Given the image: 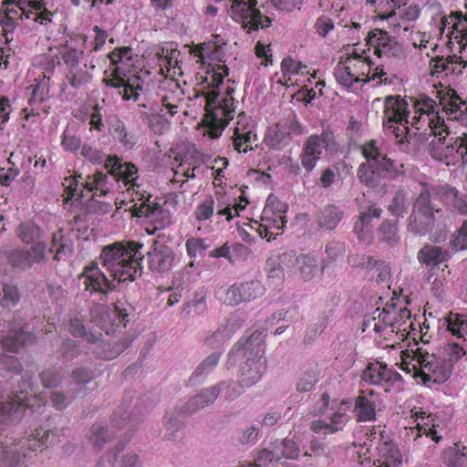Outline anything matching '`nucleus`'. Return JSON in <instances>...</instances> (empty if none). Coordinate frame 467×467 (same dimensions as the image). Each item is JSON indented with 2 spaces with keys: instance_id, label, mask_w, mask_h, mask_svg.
<instances>
[{
  "instance_id": "1",
  "label": "nucleus",
  "mask_w": 467,
  "mask_h": 467,
  "mask_svg": "<svg viewBox=\"0 0 467 467\" xmlns=\"http://www.w3.org/2000/svg\"><path fill=\"white\" fill-rule=\"evenodd\" d=\"M105 169L108 173L96 171L92 175H75L65 178L64 200H80L87 193H92L91 198L104 196L109 192L107 175L109 174L114 182H122L128 187L130 193V201L134 202L130 206V214L134 217L146 220L144 232L152 235L157 231L164 229L169 224V211L162 204L151 198V195H144L140 189L138 180V168L133 163L122 162L117 156L108 157L105 161Z\"/></svg>"
},
{
  "instance_id": "2",
  "label": "nucleus",
  "mask_w": 467,
  "mask_h": 467,
  "mask_svg": "<svg viewBox=\"0 0 467 467\" xmlns=\"http://www.w3.org/2000/svg\"><path fill=\"white\" fill-rule=\"evenodd\" d=\"M408 125L417 129H431V134L445 140L448 135L443 119L437 115L436 101L421 95L413 99L412 119H408L407 102L400 96H388L384 99L383 127L384 131L393 135L400 146L407 142Z\"/></svg>"
},
{
  "instance_id": "3",
  "label": "nucleus",
  "mask_w": 467,
  "mask_h": 467,
  "mask_svg": "<svg viewBox=\"0 0 467 467\" xmlns=\"http://www.w3.org/2000/svg\"><path fill=\"white\" fill-rule=\"evenodd\" d=\"M228 76V67L225 65L214 63L205 72L204 83L209 91L205 92V117L204 123L210 128V137L217 138L228 122L234 116V99L229 91L227 96L217 101L219 97V86L223 78Z\"/></svg>"
},
{
  "instance_id": "4",
  "label": "nucleus",
  "mask_w": 467,
  "mask_h": 467,
  "mask_svg": "<svg viewBox=\"0 0 467 467\" xmlns=\"http://www.w3.org/2000/svg\"><path fill=\"white\" fill-rule=\"evenodd\" d=\"M101 319L96 322L97 327L100 328L99 332H86L83 322L78 318H73L69 321V334L74 337H86L88 342L91 344L101 343L103 344V350L97 352L100 358L111 360L118 357L125 348L126 344H118L116 342L106 341L101 338L102 334H113L119 328H124L125 325L129 322V313L124 307V304L118 302L114 305L112 311H108L106 308H101Z\"/></svg>"
},
{
  "instance_id": "5",
  "label": "nucleus",
  "mask_w": 467,
  "mask_h": 467,
  "mask_svg": "<svg viewBox=\"0 0 467 467\" xmlns=\"http://www.w3.org/2000/svg\"><path fill=\"white\" fill-rule=\"evenodd\" d=\"M334 78L337 83L350 88L356 83H368L376 81L377 84L389 85L391 83L381 67H373V62L367 51L354 48L341 57L337 66L334 68Z\"/></svg>"
},
{
  "instance_id": "6",
  "label": "nucleus",
  "mask_w": 467,
  "mask_h": 467,
  "mask_svg": "<svg viewBox=\"0 0 467 467\" xmlns=\"http://www.w3.org/2000/svg\"><path fill=\"white\" fill-rule=\"evenodd\" d=\"M140 249L142 244L136 241L114 243L101 249L99 260L114 280L119 283L133 282L140 274Z\"/></svg>"
},
{
  "instance_id": "7",
  "label": "nucleus",
  "mask_w": 467,
  "mask_h": 467,
  "mask_svg": "<svg viewBox=\"0 0 467 467\" xmlns=\"http://www.w3.org/2000/svg\"><path fill=\"white\" fill-rule=\"evenodd\" d=\"M360 150L366 160L357 168V178L361 184L376 188L382 179L398 180L404 176V164L388 158L375 140L366 141Z\"/></svg>"
},
{
  "instance_id": "8",
  "label": "nucleus",
  "mask_w": 467,
  "mask_h": 467,
  "mask_svg": "<svg viewBox=\"0 0 467 467\" xmlns=\"http://www.w3.org/2000/svg\"><path fill=\"white\" fill-rule=\"evenodd\" d=\"M263 330L256 329L247 338H241L234 348L228 353V361L235 362L244 358L241 372H239V384L250 387L257 383L265 371V337Z\"/></svg>"
},
{
  "instance_id": "9",
  "label": "nucleus",
  "mask_w": 467,
  "mask_h": 467,
  "mask_svg": "<svg viewBox=\"0 0 467 467\" xmlns=\"http://www.w3.org/2000/svg\"><path fill=\"white\" fill-rule=\"evenodd\" d=\"M108 57L114 68L111 69L109 76L103 78L105 86L118 89L123 100H138L144 82L133 66L131 48L129 47L115 48Z\"/></svg>"
},
{
  "instance_id": "10",
  "label": "nucleus",
  "mask_w": 467,
  "mask_h": 467,
  "mask_svg": "<svg viewBox=\"0 0 467 467\" xmlns=\"http://www.w3.org/2000/svg\"><path fill=\"white\" fill-rule=\"evenodd\" d=\"M412 362L401 363V369L413 373V378L421 379L422 385L430 388L431 384L441 385L451 376L455 361L445 360L435 353H430L422 348L413 350Z\"/></svg>"
},
{
  "instance_id": "11",
  "label": "nucleus",
  "mask_w": 467,
  "mask_h": 467,
  "mask_svg": "<svg viewBox=\"0 0 467 467\" xmlns=\"http://www.w3.org/2000/svg\"><path fill=\"white\" fill-rule=\"evenodd\" d=\"M46 439L47 431L42 428L18 440L5 439L0 448V467H27L36 452L45 449Z\"/></svg>"
},
{
  "instance_id": "12",
  "label": "nucleus",
  "mask_w": 467,
  "mask_h": 467,
  "mask_svg": "<svg viewBox=\"0 0 467 467\" xmlns=\"http://www.w3.org/2000/svg\"><path fill=\"white\" fill-rule=\"evenodd\" d=\"M44 405L45 398L36 394V386L28 379L22 380L17 389L2 387L0 389V422L12 423L20 419L26 410H34Z\"/></svg>"
},
{
  "instance_id": "13",
  "label": "nucleus",
  "mask_w": 467,
  "mask_h": 467,
  "mask_svg": "<svg viewBox=\"0 0 467 467\" xmlns=\"http://www.w3.org/2000/svg\"><path fill=\"white\" fill-rule=\"evenodd\" d=\"M285 203L274 195H270L266 198L265 207L262 210L261 219L250 221L248 226L255 231L261 238H265L266 241L274 240L276 235L280 234L283 227H285ZM275 230L277 232H273Z\"/></svg>"
},
{
  "instance_id": "14",
  "label": "nucleus",
  "mask_w": 467,
  "mask_h": 467,
  "mask_svg": "<svg viewBox=\"0 0 467 467\" xmlns=\"http://www.w3.org/2000/svg\"><path fill=\"white\" fill-rule=\"evenodd\" d=\"M248 205V200L241 195L239 200L231 199L225 194L218 196V203L214 204L212 197L205 198L202 202L198 204L193 212L196 221H208L213 215L224 217L225 221L230 222L237 217Z\"/></svg>"
},
{
  "instance_id": "15",
  "label": "nucleus",
  "mask_w": 467,
  "mask_h": 467,
  "mask_svg": "<svg viewBox=\"0 0 467 467\" xmlns=\"http://www.w3.org/2000/svg\"><path fill=\"white\" fill-rule=\"evenodd\" d=\"M228 14L248 33L271 26V18L257 9V0H234Z\"/></svg>"
},
{
  "instance_id": "16",
  "label": "nucleus",
  "mask_w": 467,
  "mask_h": 467,
  "mask_svg": "<svg viewBox=\"0 0 467 467\" xmlns=\"http://www.w3.org/2000/svg\"><path fill=\"white\" fill-rule=\"evenodd\" d=\"M265 294V286L258 280L235 283L227 287H219L214 292V296L219 302L236 306L242 303H249L256 300Z\"/></svg>"
},
{
  "instance_id": "17",
  "label": "nucleus",
  "mask_w": 467,
  "mask_h": 467,
  "mask_svg": "<svg viewBox=\"0 0 467 467\" xmlns=\"http://www.w3.org/2000/svg\"><path fill=\"white\" fill-rule=\"evenodd\" d=\"M140 420L132 414L125 411L124 407L120 406L112 414L111 426L105 429L99 425H92L91 427V439L94 446L101 448L105 443L109 442V433L114 430L123 431V434L131 432L135 430V427L140 424Z\"/></svg>"
},
{
  "instance_id": "18",
  "label": "nucleus",
  "mask_w": 467,
  "mask_h": 467,
  "mask_svg": "<svg viewBox=\"0 0 467 467\" xmlns=\"http://www.w3.org/2000/svg\"><path fill=\"white\" fill-rule=\"evenodd\" d=\"M366 47H360L357 44L347 49V52L353 49L365 50L368 52V56H370V52H372L379 58L400 57L402 56L400 44L396 42L395 38L389 36V33L380 29H374L368 34Z\"/></svg>"
},
{
  "instance_id": "19",
  "label": "nucleus",
  "mask_w": 467,
  "mask_h": 467,
  "mask_svg": "<svg viewBox=\"0 0 467 467\" xmlns=\"http://www.w3.org/2000/svg\"><path fill=\"white\" fill-rule=\"evenodd\" d=\"M4 14H5V16L2 20V24L6 26H12L17 19L24 17L47 26L52 22V16H54L45 6L40 9H34L29 5L21 4L16 0L4 1Z\"/></svg>"
},
{
  "instance_id": "20",
  "label": "nucleus",
  "mask_w": 467,
  "mask_h": 467,
  "mask_svg": "<svg viewBox=\"0 0 467 467\" xmlns=\"http://www.w3.org/2000/svg\"><path fill=\"white\" fill-rule=\"evenodd\" d=\"M409 319L410 312L407 308H401L398 312L383 310L379 314V318H374V331L386 340H389V337L393 334H401L400 336L404 337L407 328L411 326Z\"/></svg>"
},
{
  "instance_id": "21",
  "label": "nucleus",
  "mask_w": 467,
  "mask_h": 467,
  "mask_svg": "<svg viewBox=\"0 0 467 467\" xmlns=\"http://www.w3.org/2000/svg\"><path fill=\"white\" fill-rule=\"evenodd\" d=\"M334 145L335 140L330 130H324L320 135L309 136L305 140L304 150L300 153V164H302L306 172L312 171L321 158L323 150H332Z\"/></svg>"
},
{
  "instance_id": "22",
  "label": "nucleus",
  "mask_w": 467,
  "mask_h": 467,
  "mask_svg": "<svg viewBox=\"0 0 467 467\" xmlns=\"http://www.w3.org/2000/svg\"><path fill=\"white\" fill-rule=\"evenodd\" d=\"M410 420H412V427L406 428L407 435L413 439V441L422 436H426L433 442L439 443L441 441V434L437 433L436 416L431 411L422 409V407H413L410 409Z\"/></svg>"
},
{
  "instance_id": "23",
  "label": "nucleus",
  "mask_w": 467,
  "mask_h": 467,
  "mask_svg": "<svg viewBox=\"0 0 467 467\" xmlns=\"http://www.w3.org/2000/svg\"><path fill=\"white\" fill-rule=\"evenodd\" d=\"M438 32L441 36L449 39V43H456L463 49L467 47V15L451 12L450 16H441Z\"/></svg>"
},
{
  "instance_id": "24",
  "label": "nucleus",
  "mask_w": 467,
  "mask_h": 467,
  "mask_svg": "<svg viewBox=\"0 0 467 467\" xmlns=\"http://www.w3.org/2000/svg\"><path fill=\"white\" fill-rule=\"evenodd\" d=\"M158 101L152 106L150 111L161 113L168 111L169 117H173L178 113V109L183 100V92L179 87V83L174 79H166L158 88Z\"/></svg>"
},
{
  "instance_id": "25",
  "label": "nucleus",
  "mask_w": 467,
  "mask_h": 467,
  "mask_svg": "<svg viewBox=\"0 0 467 467\" xmlns=\"http://www.w3.org/2000/svg\"><path fill=\"white\" fill-rule=\"evenodd\" d=\"M302 132L298 121L294 119H286L266 130L264 142L271 150H279L291 141V135L298 136Z\"/></svg>"
},
{
  "instance_id": "26",
  "label": "nucleus",
  "mask_w": 467,
  "mask_h": 467,
  "mask_svg": "<svg viewBox=\"0 0 467 467\" xmlns=\"http://www.w3.org/2000/svg\"><path fill=\"white\" fill-rule=\"evenodd\" d=\"M78 281L82 282L83 290L91 295H107L115 289L113 282H118L117 279H108L98 267L97 262H91L83 267L82 273L78 275Z\"/></svg>"
},
{
  "instance_id": "27",
  "label": "nucleus",
  "mask_w": 467,
  "mask_h": 467,
  "mask_svg": "<svg viewBox=\"0 0 467 467\" xmlns=\"http://www.w3.org/2000/svg\"><path fill=\"white\" fill-rule=\"evenodd\" d=\"M383 432L377 428L370 433V441L379 443L377 445V457H375L372 465L374 467H400L402 455L395 443L384 438Z\"/></svg>"
},
{
  "instance_id": "28",
  "label": "nucleus",
  "mask_w": 467,
  "mask_h": 467,
  "mask_svg": "<svg viewBox=\"0 0 467 467\" xmlns=\"http://www.w3.org/2000/svg\"><path fill=\"white\" fill-rule=\"evenodd\" d=\"M361 381L368 385L382 387L387 392L390 387L400 381V375L387 364L375 361L368 364L365 370L361 372Z\"/></svg>"
},
{
  "instance_id": "29",
  "label": "nucleus",
  "mask_w": 467,
  "mask_h": 467,
  "mask_svg": "<svg viewBox=\"0 0 467 467\" xmlns=\"http://www.w3.org/2000/svg\"><path fill=\"white\" fill-rule=\"evenodd\" d=\"M257 140L254 125L249 122V117L244 112L237 115L236 125L234 128L232 145L237 153L245 154L254 150L253 144Z\"/></svg>"
},
{
  "instance_id": "30",
  "label": "nucleus",
  "mask_w": 467,
  "mask_h": 467,
  "mask_svg": "<svg viewBox=\"0 0 467 467\" xmlns=\"http://www.w3.org/2000/svg\"><path fill=\"white\" fill-rule=\"evenodd\" d=\"M146 263L149 271L157 274H164L171 270L174 263V253L169 245L153 240L150 249L146 254Z\"/></svg>"
},
{
  "instance_id": "31",
  "label": "nucleus",
  "mask_w": 467,
  "mask_h": 467,
  "mask_svg": "<svg viewBox=\"0 0 467 467\" xmlns=\"http://www.w3.org/2000/svg\"><path fill=\"white\" fill-rule=\"evenodd\" d=\"M441 213V208L431 202L430 192L425 191L418 195L413 204L412 219L420 230H428L434 224V215Z\"/></svg>"
},
{
  "instance_id": "32",
  "label": "nucleus",
  "mask_w": 467,
  "mask_h": 467,
  "mask_svg": "<svg viewBox=\"0 0 467 467\" xmlns=\"http://www.w3.org/2000/svg\"><path fill=\"white\" fill-rule=\"evenodd\" d=\"M35 342L36 334L29 330L27 324L13 325L7 335L0 336L2 349L9 353H17Z\"/></svg>"
},
{
  "instance_id": "33",
  "label": "nucleus",
  "mask_w": 467,
  "mask_h": 467,
  "mask_svg": "<svg viewBox=\"0 0 467 467\" xmlns=\"http://www.w3.org/2000/svg\"><path fill=\"white\" fill-rule=\"evenodd\" d=\"M429 67H431V77L442 78L450 75H460L466 67V62L462 61L461 57L455 55L436 56L431 57Z\"/></svg>"
},
{
  "instance_id": "34",
  "label": "nucleus",
  "mask_w": 467,
  "mask_h": 467,
  "mask_svg": "<svg viewBox=\"0 0 467 467\" xmlns=\"http://www.w3.org/2000/svg\"><path fill=\"white\" fill-rule=\"evenodd\" d=\"M376 394L373 389H360L354 400V415L358 422L376 420Z\"/></svg>"
},
{
  "instance_id": "35",
  "label": "nucleus",
  "mask_w": 467,
  "mask_h": 467,
  "mask_svg": "<svg viewBox=\"0 0 467 467\" xmlns=\"http://www.w3.org/2000/svg\"><path fill=\"white\" fill-rule=\"evenodd\" d=\"M26 95H28V104H30L31 107L38 106L47 99L49 98V77L42 75L38 78H36L35 83L26 88ZM24 112H26L24 119L26 120L29 119L30 117L38 116V111L36 110V108H31L30 112L26 109Z\"/></svg>"
},
{
  "instance_id": "36",
  "label": "nucleus",
  "mask_w": 467,
  "mask_h": 467,
  "mask_svg": "<svg viewBox=\"0 0 467 467\" xmlns=\"http://www.w3.org/2000/svg\"><path fill=\"white\" fill-rule=\"evenodd\" d=\"M440 103L436 104V107L442 108V111L445 114L455 113L457 111L467 110V106L461 99V98L455 93L454 89L449 88H442L436 91Z\"/></svg>"
},
{
  "instance_id": "37",
  "label": "nucleus",
  "mask_w": 467,
  "mask_h": 467,
  "mask_svg": "<svg viewBox=\"0 0 467 467\" xmlns=\"http://www.w3.org/2000/svg\"><path fill=\"white\" fill-rule=\"evenodd\" d=\"M220 389L217 387H209L204 391L192 397L184 407V412L193 413L214 402L219 396Z\"/></svg>"
},
{
  "instance_id": "38",
  "label": "nucleus",
  "mask_w": 467,
  "mask_h": 467,
  "mask_svg": "<svg viewBox=\"0 0 467 467\" xmlns=\"http://www.w3.org/2000/svg\"><path fill=\"white\" fill-rule=\"evenodd\" d=\"M294 267L299 272L300 277L308 282L318 273V260L313 255L300 254L294 260Z\"/></svg>"
},
{
  "instance_id": "39",
  "label": "nucleus",
  "mask_w": 467,
  "mask_h": 467,
  "mask_svg": "<svg viewBox=\"0 0 467 467\" xmlns=\"http://www.w3.org/2000/svg\"><path fill=\"white\" fill-rule=\"evenodd\" d=\"M282 78H284L285 85L294 84V77L299 75L309 74L307 66L300 61H296L291 57H286L281 62Z\"/></svg>"
},
{
  "instance_id": "40",
  "label": "nucleus",
  "mask_w": 467,
  "mask_h": 467,
  "mask_svg": "<svg viewBox=\"0 0 467 467\" xmlns=\"http://www.w3.org/2000/svg\"><path fill=\"white\" fill-rule=\"evenodd\" d=\"M418 262L426 266H439L446 261V253L439 246L426 245L418 251Z\"/></svg>"
},
{
  "instance_id": "41",
  "label": "nucleus",
  "mask_w": 467,
  "mask_h": 467,
  "mask_svg": "<svg viewBox=\"0 0 467 467\" xmlns=\"http://www.w3.org/2000/svg\"><path fill=\"white\" fill-rule=\"evenodd\" d=\"M82 53L65 44L58 47L56 59L58 65L64 64L67 68H86V66L79 65V57Z\"/></svg>"
},
{
  "instance_id": "42",
  "label": "nucleus",
  "mask_w": 467,
  "mask_h": 467,
  "mask_svg": "<svg viewBox=\"0 0 467 467\" xmlns=\"http://www.w3.org/2000/svg\"><path fill=\"white\" fill-rule=\"evenodd\" d=\"M444 463L449 467H467V448L460 443L445 449Z\"/></svg>"
},
{
  "instance_id": "43",
  "label": "nucleus",
  "mask_w": 467,
  "mask_h": 467,
  "mask_svg": "<svg viewBox=\"0 0 467 467\" xmlns=\"http://www.w3.org/2000/svg\"><path fill=\"white\" fill-rule=\"evenodd\" d=\"M447 329L456 337L467 339V316L458 313H449L447 318Z\"/></svg>"
},
{
  "instance_id": "44",
  "label": "nucleus",
  "mask_w": 467,
  "mask_h": 467,
  "mask_svg": "<svg viewBox=\"0 0 467 467\" xmlns=\"http://www.w3.org/2000/svg\"><path fill=\"white\" fill-rule=\"evenodd\" d=\"M65 79L71 88L79 89L88 86L92 79V75L88 72L86 67L67 68L65 70Z\"/></svg>"
},
{
  "instance_id": "45",
  "label": "nucleus",
  "mask_w": 467,
  "mask_h": 467,
  "mask_svg": "<svg viewBox=\"0 0 467 467\" xmlns=\"http://www.w3.org/2000/svg\"><path fill=\"white\" fill-rule=\"evenodd\" d=\"M20 300V292L16 285L4 283L0 287V306L10 309L17 306Z\"/></svg>"
},
{
  "instance_id": "46",
  "label": "nucleus",
  "mask_w": 467,
  "mask_h": 467,
  "mask_svg": "<svg viewBox=\"0 0 467 467\" xmlns=\"http://www.w3.org/2000/svg\"><path fill=\"white\" fill-rule=\"evenodd\" d=\"M318 375L319 371L317 364L305 368L304 372L300 374L299 381L296 384V389L304 393L310 391L314 388V385L318 382Z\"/></svg>"
},
{
  "instance_id": "47",
  "label": "nucleus",
  "mask_w": 467,
  "mask_h": 467,
  "mask_svg": "<svg viewBox=\"0 0 467 467\" xmlns=\"http://www.w3.org/2000/svg\"><path fill=\"white\" fill-rule=\"evenodd\" d=\"M341 221V212L334 205H328L323 209L322 214L318 217V226L326 230H333Z\"/></svg>"
},
{
  "instance_id": "48",
  "label": "nucleus",
  "mask_w": 467,
  "mask_h": 467,
  "mask_svg": "<svg viewBox=\"0 0 467 467\" xmlns=\"http://www.w3.org/2000/svg\"><path fill=\"white\" fill-rule=\"evenodd\" d=\"M19 238L26 244L41 242V229L34 223H23L19 225Z\"/></svg>"
},
{
  "instance_id": "49",
  "label": "nucleus",
  "mask_w": 467,
  "mask_h": 467,
  "mask_svg": "<svg viewBox=\"0 0 467 467\" xmlns=\"http://www.w3.org/2000/svg\"><path fill=\"white\" fill-rule=\"evenodd\" d=\"M8 264L13 267H18L20 269H29L36 264H40L37 260H33L25 254L23 249H14L7 254Z\"/></svg>"
},
{
  "instance_id": "50",
  "label": "nucleus",
  "mask_w": 467,
  "mask_h": 467,
  "mask_svg": "<svg viewBox=\"0 0 467 467\" xmlns=\"http://www.w3.org/2000/svg\"><path fill=\"white\" fill-rule=\"evenodd\" d=\"M39 379L45 389L57 388L63 380V372L59 368H48L40 372Z\"/></svg>"
},
{
  "instance_id": "51",
  "label": "nucleus",
  "mask_w": 467,
  "mask_h": 467,
  "mask_svg": "<svg viewBox=\"0 0 467 467\" xmlns=\"http://www.w3.org/2000/svg\"><path fill=\"white\" fill-rule=\"evenodd\" d=\"M382 210L379 207L372 204L368 208L367 211L360 213V218H358V222H357L356 226H354V230H356L357 234H360L367 230L368 227V223H370L371 219H379ZM358 238H361V235H358Z\"/></svg>"
},
{
  "instance_id": "52",
  "label": "nucleus",
  "mask_w": 467,
  "mask_h": 467,
  "mask_svg": "<svg viewBox=\"0 0 467 467\" xmlns=\"http://www.w3.org/2000/svg\"><path fill=\"white\" fill-rule=\"evenodd\" d=\"M466 354L463 348L457 343L445 344L440 350V355H436L445 361L458 362Z\"/></svg>"
},
{
  "instance_id": "53",
  "label": "nucleus",
  "mask_w": 467,
  "mask_h": 467,
  "mask_svg": "<svg viewBox=\"0 0 467 467\" xmlns=\"http://www.w3.org/2000/svg\"><path fill=\"white\" fill-rule=\"evenodd\" d=\"M350 400H341L340 403H338L337 411L332 413L331 417H329V424H333L334 426L344 427L348 424V420H350V417L348 415L345 410L350 407Z\"/></svg>"
},
{
  "instance_id": "54",
  "label": "nucleus",
  "mask_w": 467,
  "mask_h": 467,
  "mask_svg": "<svg viewBox=\"0 0 467 467\" xmlns=\"http://www.w3.org/2000/svg\"><path fill=\"white\" fill-rule=\"evenodd\" d=\"M372 4L375 5V9H377V14H379V19L389 21L390 24L394 25V26H399V24L395 23L396 8L390 7L389 4L383 0H374L372 1Z\"/></svg>"
},
{
  "instance_id": "55",
  "label": "nucleus",
  "mask_w": 467,
  "mask_h": 467,
  "mask_svg": "<svg viewBox=\"0 0 467 467\" xmlns=\"http://www.w3.org/2000/svg\"><path fill=\"white\" fill-rule=\"evenodd\" d=\"M271 451H278L279 454L284 456L285 459L295 460L298 458V454H300V449L296 442L290 439H285L282 441L281 445L275 447Z\"/></svg>"
},
{
  "instance_id": "56",
  "label": "nucleus",
  "mask_w": 467,
  "mask_h": 467,
  "mask_svg": "<svg viewBox=\"0 0 467 467\" xmlns=\"http://www.w3.org/2000/svg\"><path fill=\"white\" fill-rule=\"evenodd\" d=\"M210 247L205 240L200 237H191L186 241L187 255L191 258H196Z\"/></svg>"
},
{
  "instance_id": "57",
  "label": "nucleus",
  "mask_w": 467,
  "mask_h": 467,
  "mask_svg": "<svg viewBox=\"0 0 467 467\" xmlns=\"http://www.w3.org/2000/svg\"><path fill=\"white\" fill-rule=\"evenodd\" d=\"M447 149L451 150V152H454L456 157L462 161V162H467V132L456 137L454 141L451 142V145L447 146Z\"/></svg>"
},
{
  "instance_id": "58",
  "label": "nucleus",
  "mask_w": 467,
  "mask_h": 467,
  "mask_svg": "<svg viewBox=\"0 0 467 467\" xmlns=\"http://www.w3.org/2000/svg\"><path fill=\"white\" fill-rule=\"evenodd\" d=\"M282 454L278 451H270L268 449H262L257 452L256 459H254V467H266L270 463L276 462L282 459Z\"/></svg>"
},
{
  "instance_id": "59",
  "label": "nucleus",
  "mask_w": 467,
  "mask_h": 467,
  "mask_svg": "<svg viewBox=\"0 0 467 467\" xmlns=\"http://www.w3.org/2000/svg\"><path fill=\"white\" fill-rule=\"evenodd\" d=\"M388 211L390 214L396 217H402L407 213V207L405 206V195L401 191L395 192L394 198L389 203Z\"/></svg>"
},
{
  "instance_id": "60",
  "label": "nucleus",
  "mask_w": 467,
  "mask_h": 467,
  "mask_svg": "<svg viewBox=\"0 0 467 467\" xmlns=\"http://www.w3.org/2000/svg\"><path fill=\"white\" fill-rule=\"evenodd\" d=\"M212 387H217L219 389H221V392L224 393V398L227 399V400H232L240 396L242 394V388L246 386L243 385L242 383L237 384L234 381H231L227 383L222 382L216 386Z\"/></svg>"
},
{
  "instance_id": "61",
  "label": "nucleus",
  "mask_w": 467,
  "mask_h": 467,
  "mask_svg": "<svg viewBox=\"0 0 467 467\" xmlns=\"http://www.w3.org/2000/svg\"><path fill=\"white\" fill-rule=\"evenodd\" d=\"M379 233H381L383 240L388 242L389 245H393L398 243V228L396 227V223L384 221L383 223L379 225Z\"/></svg>"
},
{
  "instance_id": "62",
  "label": "nucleus",
  "mask_w": 467,
  "mask_h": 467,
  "mask_svg": "<svg viewBox=\"0 0 467 467\" xmlns=\"http://www.w3.org/2000/svg\"><path fill=\"white\" fill-rule=\"evenodd\" d=\"M266 277L271 283H282L283 280V268L280 263L274 259L266 261L265 265Z\"/></svg>"
},
{
  "instance_id": "63",
  "label": "nucleus",
  "mask_w": 467,
  "mask_h": 467,
  "mask_svg": "<svg viewBox=\"0 0 467 467\" xmlns=\"http://www.w3.org/2000/svg\"><path fill=\"white\" fill-rule=\"evenodd\" d=\"M60 144H62L64 150L70 153H75L83 147L79 137L69 133L67 130H65L64 134H62V141H60Z\"/></svg>"
},
{
  "instance_id": "64",
  "label": "nucleus",
  "mask_w": 467,
  "mask_h": 467,
  "mask_svg": "<svg viewBox=\"0 0 467 467\" xmlns=\"http://www.w3.org/2000/svg\"><path fill=\"white\" fill-rule=\"evenodd\" d=\"M93 372L88 368L78 367L71 372V379L78 386H84L92 381Z\"/></svg>"
}]
</instances>
